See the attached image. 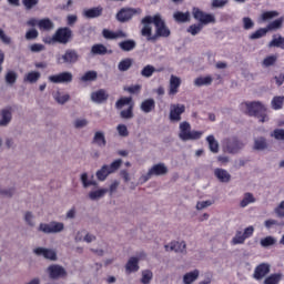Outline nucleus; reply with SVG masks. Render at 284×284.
<instances>
[{"mask_svg": "<svg viewBox=\"0 0 284 284\" xmlns=\"http://www.w3.org/2000/svg\"><path fill=\"white\" fill-rule=\"evenodd\" d=\"M143 28L141 29L142 37H145L146 41H156L159 37L168 39L171 31L165 24V20L161 18V14L156 13L153 17L146 16L141 20Z\"/></svg>", "mask_w": 284, "mask_h": 284, "instance_id": "f257e3e1", "label": "nucleus"}, {"mask_svg": "<svg viewBox=\"0 0 284 284\" xmlns=\"http://www.w3.org/2000/svg\"><path fill=\"white\" fill-rule=\"evenodd\" d=\"M193 19L199 21L196 24H191L186 32L192 34V37H196L203 30V26H209V23H216V18L212 13H205L199 8H193Z\"/></svg>", "mask_w": 284, "mask_h": 284, "instance_id": "f03ea898", "label": "nucleus"}, {"mask_svg": "<svg viewBox=\"0 0 284 284\" xmlns=\"http://www.w3.org/2000/svg\"><path fill=\"white\" fill-rule=\"evenodd\" d=\"M248 116H256L260 119V123H265L267 121V109L265 105L258 101L243 102L241 104V110H245Z\"/></svg>", "mask_w": 284, "mask_h": 284, "instance_id": "7ed1b4c3", "label": "nucleus"}, {"mask_svg": "<svg viewBox=\"0 0 284 284\" xmlns=\"http://www.w3.org/2000/svg\"><path fill=\"white\" fill-rule=\"evenodd\" d=\"M203 136V131H192L190 122L184 121L180 123L179 138L181 141H197Z\"/></svg>", "mask_w": 284, "mask_h": 284, "instance_id": "20e7f679", "label": "nucleus"}, {"mask_svg": "<svg viewBox=\"0 0 284 284\" xmlns=\"http://www.w3.org/2000/svg\"><path fill=\"white\" fill-rule=\"evenodd\" d=\"M143 10L141 8L123 7L116 12L115 19L119 23H129L136 14H141Z\"/></svg>", "mask_w": 284, "mask_h": 284, "instance_id": "39448f33", "label": "nucleus"}, {"mask_svg": "<svg viewBox=\"0 0 284 284\" xmlns=\"http://www.w3.org/2000/svg\"><path fill=\"white\" fill-rule=\"evenodd\" d=\"M123 165V160L118 159L113 161L110 165L104 164L100 170L97 171L95 176L98 181H105L110 174H114L119 168Z\"/></svg>", "mask_w": 284, "mask_h": 284, "instance_id": "423d86ee", "label": "nucleus"}, {"mask_svg": "<svg viewBox=\"0 0 284 284\" xmlns=\"http://www.w3.org/2000/svg\"><path fill=\"white\" fill-rule=\"evenodd\" d=\"M63 230H65V224L57 221L40 223L38 227V232H43V234H61Z\"/></svg>", "mask_w": 284, "mask_h": 284, "instance_id": "0eeeda50", "label": "nucleus"}, {"mask_svg": "<svg viewBox=\"0 0 284 284\" xmlns=\"http://www.w3.org/2000/svg\"><path fill=\"white\" fill-rule=\"evenodd\" d=\"M51 281H59L60 278H68V271L59 264H51L45 270Z\"/></svg>", "mask_w": 284, "mask_h": 284, "instance_id": "6e6552de", "label": "nucleus"}, {"mask_svg": "<svg viewBox=\"0 0 284 284\" xmlns=\"http://www.w3.org/2000/svg\"><path fill=\"white\" fill-rule=\"evenodd\" d=\"M52 40L55 43H62L63 45L70 43V41H72V29L68 27L59 28L52 36Z\"/></svg>", "mask_w": 284, "mask_h": 284, "instance_id": "1a4fd4ad", "label": "nucleus"}, {"mask_svg": "<svg viewBox=\"0 0 284 284\" xmlns=\"http://www.w3.org/2000/svg\"><path fill=\"white\" fill-rule=\"evenodd\" d=\"M79 61V52L74 49H69L64 54L58 58V63H67L68 65H74Z\"/></svg>", "mask_w": 284, "mask_h": 284, "instance_id": "9d476101", "label": "nucleus"}, {"mask_svg": "<svg viewBox=\"0 0 284 284\" xmlns=\"http://www.w3.org/2000/svg\"><path fill=\"white\" fill-rule=\"evenodd\" d=\"M272 266L270 263H261L255 267L253 278H255V281H263L267 274H270Z\"/></svg>", "mask_w": 284, "mask_h": 284, "instance_id": "9b49d317", "label": "nucleus"}, {"mask_svg": "<svg viewBox=\"0 0 284 284\" xmlns=\"http://www.w3.org/2000/svg\"><path fill=\"white\" fill-rule=\"evenodd\" d=\"M185 112V105L184 104H171L170 109V121L179 123L181 121V114Z\"/></svg>", "mask_w": 284, "mask_h": 284, "instance_id": "f8f14e48", "label": "nucleus"}, {"mask_svg": "<svg viewBox=\"0 0 284 284\" xmlns=\"http://www.w3.org/2000/svg\"><path fill=\"white\" fill-rule=\"evenodd\" d=\"M33 254L36 256H43L48 261H57V251L52 248L37 247L33 250Z\"/></svg>", "mask_w": 284, "mask_h": 284, "instance_id": "ddd939ff", "label": "nucleus"}, {"mask_svg": "<svg viewBox=\"0 0 284 284\" xmlns=\"http://www.w3.org/2000/svg\"><path fill=\"white\" fill-rule=\"evenodd\" d=\"M72 73L64 71L49 77L51 83H72Z\"/></svg>", "mask_w": 284, "mask_h": 284, "instance_id": "4468645a", "label": "nucleus"}, {"mask_svg": "<svg viewBox=\"0 0 284 284\" xmlns=\"http://www.w3.org/2000/svg\"><path fill=\"white\" fill-rule=\"evenodd\" d=\"M185 241L179 242V241H173L170 244L164 245L165 252H176L183 254L185 252Z\"/></svg>", "mask_w": 284, "mask_h": 284, "instance_id": "2eb2a0df", "label": "nucleus"}, {"mask_svg": "<svg viewBox=\"0 0 284 284\" xmlns=\"http://www.w3.org/2000/svg\"><path fill=\"white\" fill-rule=\"evenodd\" d=\"M108 192V189H100L98 184V187H94V190H91L88 193V199H90V201H101V199H103Z\"/></svg>", "mask_w": 284, "mask_h": 284, "instance_id": "dca6fc26", "label": "nucleus"}, {"mask_svg": "<svg viewBox=\"0 0 284 284\" xmlns=\"http://www.w3.org/2000/svg\"><path fill=\"white\" fill-rule=\"evenodd\" d=\"M82 14L85 19H98V17L103 14V7L99 6L91 9H85Z\"/></svg>", "mask_w": 284, "mask_h": 284, "instance_id": "f3484780", "label": "nucleus"}, {"mask_svg": "<svg viewBox=\"0 0 284 284\" xmlns=\"http://www.w3.org/2000/svg\"><path fill=\"white\" fill-rule=\"evenodd\" d=\"M214 176L220 181V183H230L232 181V174L225 169H215Z\"/></svg>", "mask_w": 284, "mask_h": 284, "instance_id": "a211bd4d", "label": "nucleus"}, {"mask_svg": "<svg viewBox=\"0 0 284 284\" xmlns=\"http://www.w3.org/2000/svg\"><path fill=\"white\" fill-rule=\"evenodd\" d=\"M149 171L152 176H165V174H168V166L165 163H158L154 164Z\"/></svg>", "mask_w": 284, "mask_h": 284, "instance_id": "6ab92c4d", "label": "nucleus"}, {"mask_svg": "<svg viewBox=\"0 0 284 284\" xmlns=\"http://www.w3.org/2000/svg\"><path fill=\"white\" fill-rule=\"evenodd\" d=\"M179 88H181V78L176 75H171L170 89H169L170 97H174V94H179Z\"/></svg>", "mask_w": 284, "mask_h": 284, "instance_id": "aec40b11", "label": "nucleus"}, {"mask_svg": "<svg viewBox=\"0 0 284 284\" xmlns=\"http://www.w3.org/2000/svg\"><path fill=\"white\" fill-rule=\"evenodd\" d=\"M109 97L110 95L103 89H100L91 93V100L94 103H103L106 99H109Z\"/></svg>", "mask_w": 284, "mask_h": 284, "instance_id": "412c9836", "label": "nucleus"}, {"mask_svg": "<svg viewBox=\"0 0 284 284\" xmlns=\"http://www.w3.org/2000/svg\"><path fill=\"white\" fill-rule=\"evenodd\" d=\"M155 108H156V102L154 101V99H146L140 105V110H142L144 114H150V112H153Z\"/></svg>", "mask_w": 284, "mask_h": 284, "instance_id": "4be33fe9", "label": "nucleus"}, {"mask_svg": "<svg viewBox=\"0 0 284 284\" xmlns=\"http://www.w3.org/2000/svg\"><path fill=\"white\" fill-rule=\"evenodd\" d=\"M119 48L122 52H132V50L136 49V41L132 39L121 41L119 43Z\"/></svg>", "mask_w": 284, "mask_h": 284, "instance_id": "5701e85b", "label": "nucleus"}, {"mask_svg": "<svg viewBox=\"0 0 284 284\" xmlns=\"http://www.w3.org/2000/svg\"><path fill=\"white\" fill-rule=\"evenodd\" d=\"M126 274H132V272H139V257H130L125 264Z\"/></svg>", "mask_w": 284, "mask_h": 284, "instance_id": "b1692460", "label": "nucleus"}, {"mask_svg": "<svg viewBox=\"0 0 284 284\" xmlns=\"http://www.w3.org/2000/svg\"><path fill=\"white\" fill-rule=\"evenodd\" d=\"M38 28L44 32H50V30L54 29V22L50 18H44L38 21Z\"/></svg>", "mask_w": 284, "mask_h": 284, "instance_id": "393cba45", "label": "nucleus"}, {"mask_svg": "<svg viewBox=\"0 0 284 284\" xmlns=\"http://www.w3.org/2000/svg\"><path fill=\"white\" fill-rule=\"evenodd\" d=\"M108 52V47L101 43L93 44L91 48V54L93 57L100 55L103 57Z\"/></svg>", "mask_w": 284, "mask_h": 284, "instance_id": "a878e982", "label": "nucleus"}, {"mask_svg": "<svg viewBox=\"0 0 284 284\" xmlns=\"http://www.w3.org/2000/svg\"><path fill=\"white\" fill-rule=\"evenodd\" d=\"M173 19L176 23H187L190 22V12L176 11L173 14Z\"/></svg>", "mask_w": 284, "mask_h": 284, "instance_id": "bb28decb", "label": "nucleus"}, {"mask_svg": "<svg viewBox=\"0 0 284 284\" xmlns=\"http://www.w3.org/2000/svg\"><path fill=\"white\" fill-rule=\"evenodd\" d=\"M12 121V111L10 109H3L1 111L0 126H6Z\"/></svg>", "mask_w": 284, "mask_h": 284, "instance_id": "cd10ccee", "label": "nucleus"}, {"mask_svg": "<svg viewBox=\"0 0 284 284\" xmlns=\"http://www.w3.org/2000/svg\"><path fill=\"white\" fill-rule=\"evenodd\" d=\"M243 148V143H227L225 146V152H229V154H239V152L242 151Z\"/></svg>", "mask_w": 284, "mask_h": 284, "instance_id": "c85d7f7f", "label": "nucleus"}, {"mask_svg": "<svg viewBox=\"0 0 284 284\" xmlns=\"http://www.w3.org/2000/svg\"><path fill=\"white\" fill-rule=\"evenodd\" d=\"M283 281L282 273H274L265 277L263 284H280Z\"/></svg>", "mask_w": 284, "mask_h": 284, "instance_id": "c756f323", "label": "nucleus"}, {"mask_svg": "<svg viewBox=\"0 0 284 284\" xmlns=\"http://www.w3.org/2000/svg\"><path fill=\"white\" fill-rule=\"evenodd\" d=\"M80 181L84 189L90 187V185H92L93 187H99V182L94 180H89L88 173H82L80 176Z\"/></svg>", "mask_w": 284, "mask_h": 284, "instance_id": "7c9ffc66", "label": "nucleus"}, {"mask_svg": "<svg viewBox=\"0 0 284 284\" xmlns=\"http://www.w3.org/2000/svg\"><path fill=\"white\" fill-rule=\"evenodd\" d=\"M199 270H194L192 272H189L186 274H184L183 276V283L184 284H192L194 283V281H196L199 278Z\"/></svg>", "mask_w": 284, "mask_h": 284, "instance_id": "2f4dec72", "label": "nucleus"}, {"mask_svg": "<svg viewBox=\"0 0 284 284\" xmlns=\"http://www.w3.org/2000/svg\"><path fill=\"white\" fill-rule=\"evenodd\" d=\"M41 79V73L39 71H31L24 75L23 81L26 83H37Z\"/></svg>", "mask_w": 284, "mask_h": 284, "instance_id": "473e14b6", "label": "nucleus"}, {"mask_svg": "<svg viewBox=\"0 0 284 284\" xmlns=\"http://www.w3.org/2000/svg\"><path fill=\"white\" fill-rule=\"evenodd\" d=\"M132 104H134V102L132 101V97H123L115 102V108L116 110H122L123 108H125V105L130 106Z\"/></svg>", "mask_w": 284, "mask_h": 284, "instance_id": "72a5a7b5", "label": "nucleus"}, {"mask_svg": "<svg viewBox=\"0 0 284 284\" xmlns=\"http://www.w3.org/2000/svg\"><path fill=\"white\" fill-rule=\"evenodd\" d=\"M268 48H280L284 50V38L283 36H274L272 41L268 43Z\"/></svg>", "mask_w": 284, "mask_h": 284, "instance_id": "f704fd0d", "label": "nucleus"}, {"mask_svg": "<svg viewBox=\"0 0 284 284\" xmlns=\"http://www.w3.org/2000/svg\"><path fill=\"white\" fill-rule=\"evenodd\" d=\"M212 75H206V77H199L194 80V85L197 88H202V85H212Z\"/></svg>", "mask_w": 284, "mask_h": 284, "instance_id": "c9c22d12", "label": "nucleus"}, {"mask_svg": "<svg viewBox=\"0 0 284 284\" xmlns=\"http://www.w3.org/2000/svg\"><path fill=\"white\" fill-rule=\"evenodd\" d=\"M277 243V240L276 237L272 236V235H268L266 237H263L260 240V245L261 247H272L273 245H275Z\"/></svg>", "mask_w": 284, "mask_h": 284, "instance_id": "e433bc0d", "label": "nucleus"}, {"mask_svg": "<svg viewBox=\"0 0 284 284\" xmlns=\"http://www.w3.org/2000/svg\"><path fill=\"white\" fill-rule=\"evenodd\" d=\"M284 95H276L272 99L271 105L273 110H283Z\"/></svg>", "mask_w": 284, "mask_h": 284, "instance_id": "4c0bfd02", "label": "nucleus"}, {"mask_svg": "<svg viewBox=\"0 0 284 284\" xmlns=\"http://www.w3.org/2000/svg\"><path fill=\"white\" fill-rule=\"evenodd\" d=\"M132 63L133 61L131 58H125L119 62L118 70H120V72H128V70L132 68Z\"/></svg>", "mask_w": 284, "mask_h": 284, "instance_id": "58836bf2", "label": "nucleus"}, {"mask_svg": "<svg viewBox=\"0 0 284 284\" xmlns=\"http://www.w3.org/2000/svg\"><path fill=\"white\" fill-rule=\"evenodd\" d=\"M283 22H284V18L281 17L272 22H270L267 26H266V30L272 31V30H278L281 28H283Z\"/></svg>", "mask_w": 284, "mask_h": 284, "instance_id": "ea45409f", "label": "nucleus"}, {"mask_svg": "<svg viewBox=\"0 0 284 284\" xmlns=\"http://www.w3.org/2000/svg\"><path fill=\"white\" fill-rule=\"evenodd\" d=\"M155 72H156V68H154V65L152 64H148L141 70V77H144L145 79H150V77H152V74H154Z\"/></svg>", "mask_w": 284, "mask_h": 284, "instance_id": "a19ab883", "label": "nucleus"}, {"mask_svg": "<svg viewBox=\"0 0 284 284\" xmlns=\"http://www.w3.org/2000/svg\"><path fill=\"white\" fill-rule=\"evenodd\" d=\"M121 119H134V104H130L128 109L120 112Z\"/></svg>", "mask_w": 284, "mask_h": 284, "instance_id": "79ce46f5", "label": "nucleus"}, {"mask_svg": "<svg viewBox=\"0 0 284 284\" xmlns=\"http://www.w3.org/2000/svg\"><path fill=\"white\" fill-rule=\"evenodd\" d=\"M250 203H256V199L252 193H245L243 200L241 201V207H247Z\"/></svg>", "mask_w": 284, "mask_h": 284, "instance_id": "37998d69", "label": "nucleus"}, {"mask_svg": "<svg viewBox=\"0 0 284 284\" xmlns=\"http://www.w3.org/2000/svg\"><path fill=\"white\" fill-rule=\"evenodd\" d=\"M246 237L243 235V232L236 231L234 237L232 239V245H243L245 243Z\"/></svg>", "mask_w": 284, "mask_h": 284, "instance_id": "c03bdc74", "label": "nucleus"}, {"mask_svg": "<svg viewBox=\"0 0 284 284\" xmlns=\"http://www.w3.org/2000/svg\"><path fill=\"white\" fill-rule=\"evenodd\" d=\"M14 192H17V189H14V186H11V187L0 186V196H6L7 199H12V196H14Z\"/></svg>", "mask_w": 284, "mask_h": 284, "instance_id": "a18cd8bd", "label": "nucleus"}, {"mask_svg": "<svg viewBox=\"0 0 284 284\" xmlns=\"http://www.w3.org/2000/svg\"><path fill=\"white\" fill-rule=\"evenodd\" d=\"M154 274L150 270L142 271V284H150L152 282Z\"/></svg>", "mask_w": 284, "mask_h": 284, "instance_id": "49530a36", "label": "nucleus"}, {"mask_svg": "<svg viewBox=\"0 0 284 284\" xmlns=\"http://www.w3.org/2000/svg\"><path fill=\"white\" fill-rule=\"evenodd\" d=\"M276 61H278L277 55H268L263 60L264 68H270L271 65H275Z\"/></svg>", "mask_w": 284, "mask_h": 284, "instance_id": "de8ad7c7", "label": "nucleus"}, {"mask_svg": "<svg viewBox=\"0 0 284 284\" xmlns=\"http://www.w3.org/2000/svg\"><path fill=\"white\" fill-rule=\"evenodd\" d=\"M97 77H98L97 71H88L82 75L81 81L83 82L97 81Z\"/></svg>", "mask_w": 284, "mask_h": 284, "instance_id": "09e8293b", "label": "nucleus"}, {"mask_svg": "<svg viewBox=\"0 0 284 284\" xmlns=\"http://www.w3.org/2000/svg\"><path fill=\"white\" fill-rule=\"evenodd\" d=\"M6 83H8L9 85H14L17 83V72L14 71H9L6 74Z\"/></svg>", "mask_w": 284, "mask_h": 284, "instance_id": "8fccbe9b", "label": "nucleus"}, {"mask_svg": "<svg viewBox=\"0 0 284 284\" xmlns=\"http://www.w3.org/2000/svg\"><path fill=\"white\" fill-rule=\"evenodd\" d=\"M276 17H278V11H264L261 14L262 21H270V19H274Z\"/></svg>", "mask_w": 284, "mask_h": 284, "instance_id": "3c124183", "label": "nucleus"}, {"mask_svg": "<svg viewBox=\"0 0 284 284\" xmlns=\"http://www.w3.org/2000/svg\"><path fill=\"white\" fill-rule=\"evenodd\" d=\"M267 32H268L267 28L257 29L255 32H253L250 36V39H261L262 37H265V34H267Z\"/></svg>", "mask_w": 284, "mask_h": 284, "instance_id": "603ef678", "label": "nucleus"}, {"mask_svg": "<svg viewBox=\"0 0 284 284\" xmlns=\"http://www.w3.org/2000/svg\"><path fill=\"white\" fill-rule=\"evenodd\" d=\"M141 84H133L130 87H125L124 91L129 92V94H140L141 93Z\"/></svg>", "mask_w": 284, "mask_h": 284, "instance_id": "864d4df0", "label": "nucleus"}, {"mask_svg": "<svg viewBox=\"0 0 284 284\" xmlns=\"http://www.w3.org/2000/svg\"><path fill=\"white\" fill-rule=\"evenodd\" d=\"M24 221L27 225H29L30 227H34V215L32 214V212L27 211L24 213Z\"/></svg>", "mask_w": 284, "mask_h": 284, "instance_id": "5fc2aeb1", "label": "nucleus"}, {"mask_svg": "<svg viewBox=\"0 0 284 284\" xmlns=\"http://www.w3.org/2000/svg\"><path fill=\"white\" fill-rule=\"evenodd\" d=\"M22 6L26 10H32L36 6H39V0H22Z\"/></svg>", "mask_w": 284, "mask_h": 284, "instance_id": "6e6d98bb", "label": "nucleus"}, {"mask_svg": "<svg viewBox=\"0 0 284 284\" xmlns=\"http://www.w3.org/2000/svg\"><path fill=\"white\" fill-rule=\"evenodd\" d=\"M271 136H274L277 141H284V129H275Z\"/></svg>", "mask_w": 284, "mask_h": 284, "instance_id": "4d7b16f0", "label": "nucleus"}, {"mask_svg": "<svg viewBox=\"0 0 284 284\" xmlns=\"http://www.w3.org/2000/svg\"><path fill=\"white\" fill-rule=\"evenodd\" d=\"M0 41H2L4 45H10V43H12V38L8 37L3 29H0Z\"/></svg>", "mask_w": 284, "mask_h": 284, "instance_id": "13d9d810", "label": "nucleus"}, {"mask_svg": "<svg viewBox=\"0 0 284 284\" xmlns=\"http://www.w3.org/2000/svg\"><path fill=\"white\" fill-rule=\"evenodd\" d=\"M38 37H39V31H37V29H31V30L27 31V33H26L27 41H32V40L37 39Z\"/></svg>", "mask_w": 284, "mask_h": 284, "instance_id": "bf43d9fd", "label": "nucleus"}, {"mask_svg": "<svg viewBox=\"0 0 284 284\" xmlns=\"http://www.w3.org/2000/svg\"><path fill=\"white\" fill-rule=\"evenodd\" d=\"M243 28L244 30H252V28H254V21H252V18H243Z\"/></svg>", "mask_w": 284, "mask_h": 284, "instance_id": "052dcab7", "label": "nucleus"}, {"mask_svg": "<svg viewBox=\"0 0 284 284\" xmlns=\"http://www.w3.org/2000/svg\"><path fill=\"white\" fill-rule=\"evenodd\" d=\"M93 143H105V134L101 131L95 132Z\"/></svg>", "mask_w": 284, "mask_h": 284, "instance_id": "680f3d73", "label": "nucleus"}, {"mask_svg": "<svg viewBox=\"0 0 284 284\" xmlns=\"http://www.w3.org/2000/svg\"><path fill=\"white\" fill-rule=\"evenodd\" d=\"M229 3V0H213L211 8H225Z\"/></svg>", "mask_w": 284, "mask_h": 284, "instance_id": "e2e57ef3", "label": "nucleus"}, {"mask_svg": "<svg viewBox=\"0 0 284 284\" xmlns=\"http://www.w3.org/2000/svg\"><path fill=\"white\" fill-rule=\"evenodd\" d=\"M55 101L63 105L64 103H68V101H70V94L61 95L60 93H58V95L55 97Z\"/></svg>", "mask_w": 284, "mask_h": 284, "instance_id": "0e129e2a", "label": "nucleus"}, {"mask_svg": "<svg viewBox=\"0 0 284 284\" xmlns=\"http://www.w3.org/2000/svg\"><path fill=\"white\" fill-rule=\"evenodd\" d=\"M120 136H128L130 132H128V126L125 124H119L116 128Z\"/></svg>", "mask_w": 284, "mask_h": 284, "instance_id": "69168bd1", "label": "nucleus"}, {"mask_svg": "<svg viewBox=\"0 0 284 284\" xmlns=\"http://www.w3.org/2000/svg\"><path fill=\"white\" fill-rule=\"evenodd\" d=\"M210 205H212V201H210V200L197 202L196 210H199V211L205 210V207H210Z\"/></svg>", "mask_w": 284, "mask_h": 284, "instance_id": "338daca9", "label": "nucleus"}, {"mask_svg": "<svg viewBox=\"0 0 284 284\" xmlns=\"http://www.w3.org/2000/svg\"><path fill=\"white\" fill-rule=\"evenodd\" d=\"M31 52H43L45 50V45L41 43H34L30 47Z\"/></svg>", "mask_w": 284, "mask_h": 284, "instance_id": "774afa93", "label": "nucleus"}]
</instances>
